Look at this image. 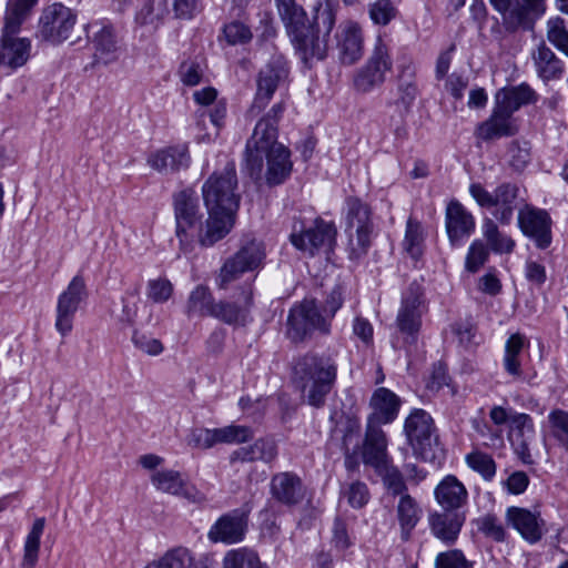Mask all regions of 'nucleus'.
<instances>
[{
  "label": "nucleus",
  "mask_w": 568,
  "mask_h": 568,
  "mask_svg": "<svg viewBox=\"0 0 568 568\" xmlns=\"http://www.w3.org/2000/svg\"><path fill=\"white\" fill-rule=\"evenodd\" d=\"M464 515L452 511H432L428 515V526L432 535L447 546L455 544L464 525Z\"/></svg>",
  "instance_id": "nucleus-31"
},
{
  "label": "nucleus",
  "mask_w": 568,
  "mask_h": 568,
  "mask_svg": "<svg viewBox=\"0 0 568 568\" xmlns=\"http://www.w3.org/2000/svg\"><path fill=\"white\" fill-rule=\"evenodd\" d=\"M362 460L374 470L392 462L387 453V437L385 432L377 425L366 424L365 437L363 439Z\"/></svg>",
  "instance_id": "nucleus-28"
},
{
  "label": "nucleus",
  "mask_w": 568,
  "mask_h": 568,
  "mask_svg": "<svg viewBox=\"0 0 568 568\" xmlns=\"http://www.w3.org/2000/svg\"><path fill=\"white\" fill-rule=\"evenodd\" d=\"M277 457V445L272 438H260L252 445L240 447L230 455V462L250 463L261 460L271 464Z\"/></svg>",
  "instance_id": "nucleus-37"
},
{
  "label": "nucleus",
  "mask_w": 568,
  "mask_h": 568,
  "mask_svg": "<svg viewBox=\"0 0 568 568\" xmlns=\"http://www.w3.org/2000/svg\"><path fill=\"white\" fill-rule=\"evenodd\" d=\"M88 297L85 281L75 275L59 295L55 310V329L67 336L73 328V321L80 304Z\"/></svg>",
  "instance_id": "nucleus-20"
},
{
  "label": "nucleus",
  "mask_w": 568,
  "mask_h": 568,
  "mask_svg": "<svg viewBox=\"0 0 568 568\" xmlns=\"http://www.w3.org/2000/svg\"><path fill=\"white\" fill-rule=\"evenodd\" d=\"M223 36L231 45L246 44L252 38L251 28L242 21H231L223 27Z\"/></svg>",
  "instance_id": "nucleus-58"
},
{
  "label": "nucleus",
  "mask_w": 568,
  "mask_h": 568,
  "mask_svg": "<svg viewBox=\"0 0 568 568\" xmlns=\"http://www.w3.org/2000/svg\"><path fill=\"white\" fill-rule=\"evenodd\" d=\"M179 73L181 77V81L185 85L190 87L197 85L201 82L203 75V71L200 63L195 61L182 62L180 65Z\"/></svg>",
  "instance_id": "nucleus-64"
},
{
  "label": "nucleus",
  "mask_w": 568,
  "mask_h": 568,
  "mask_svg": "<svg viewBox=\"0 0 568 568\" xmlns=\"http://www.w3.org/2000/svg\"><path fill=\"white\" fill-rule=\"evenodd\" d=\"M399 11L393 0H375L368 4V16L376 26L386 27L398 16Z\"/></svg>",
  "instance_id": "nucleus-53"
},
{
  "label": "nucleus",
  "mask_w": 568,
  "mask_h": 568,
  "mask_svg": "<svg viewBox=\"0 0 568 568\" xmlns=\"http://www.w3.org/2000/svg\"><path fill=\"white\" fill-rule=\"evenodd\" d=\"M169 13V6L165 0H148L138 11L135 20L142 26L156 29Z\"/></svg>",
  "instance_id": "nucleus-47"
},
{
  "label": "nucleus",
  "mask_w": 568,
  "mask_h": 568,
  "mask_svg": "<svg viewBox=\"0 0 568 568\" xmlns=\"http://www.w3.org/2000/svg\"><path fill=\"white\" fill-rule=\"evenodd\" d=\"M150 480L152 485L162 493L182 496L195 504L205 500L204 495L195 486L189 484L178 470H156L151 475Z\"/></svg>",
  "instance_id": "nucleus-25"
},
{
  "label": "nucleus",
  "mask_w": 568,
  "mask_h": 568,
  "mask_svg": "<svg viewBox=\"0 0 568 568\" xmlns=\"http://www.w3.org/2000/svg\"><path fill=\"white\" fill-rule=\"evenodd\" d=\"M288 73L286 58L283 54H273L258 72L256 93L248 109L251 116L258 115L266 108L278 85L287 79Z\"/></svg>",
  "instance_id": "nucleus-15"
},
{
  "label": "nucleus",
  "mask_w": 568,
  "mask_h": 568,
  "mask_svg": "<svg viewBox=\"0 0 568 568\" xmlns=\"http://www.w3.org/2000/svg\"><path fill=\"white\" fill-rule=\"evenodd\" d=\"M355 538L349 534L346 521L336 517L332 527L331 545L337 552H345L353 547Z\"/></svg>",
  "instance_id": "nucleus-56"
},
{
  "label": "nucleus",
  "mask_w": 568,
  "mask_h": 568,
  "mask_svg": "<svg viewBox=\"0 0 568 568\" xmlns=\"http://www.w3.org/2000/svg\"><path fill=\"white\" fill-rule=\"evenodd\" d=\"M252 508L248 504L222 515L210 528L207 537L212 542L225 545L239 544L244 540L248 516Z\"/></svg>",
  "instance_id": "nucleus-21"
},
{
  "label": "nucleus",
  "mask_w": 568,
  "mask_h": 568,
  "mask_svg": "<svg viewBox=\"0 0 568 568\" xmlns=\"http://www.w3.org/2000/svg\"><path fill=\"white\" fill-rule=\"evenodd\" d=\"M344 210L347 255L352 261H359L367 255L376 236L372 207L357 196H348Z\"/></svg>",
  "instance_id": "nucleus-5"
},
{
  "label": "nucleus",
  "mask_w": 568,
  "mask_h": 568,
  "mask_svg": "<svg viewBox=\"0 0 568 568\" xmlns=\"http://www.w3.org/2000/svg\"><path fill=\"white\" fill-rule=\"evenodd\" d=\"M336 235L337 230L334 222L317 217L314 224L307 229L296 230L294 226L290 240L295 248L314 256L320 252H332L336 245Z\"/></svg>",
  "instance_id": "nucleus-16"
},
{
  "label": "nucleus",
  "mask_w": 568,
  "mask_h": 568,
  "mask_svg": "<svg viewBox=\"0 0 568 568\" xmlns=\"http://www.w3.org/2000/svg\"><path fill=\"white\" fill-rule=\"evenodd\" d=\"M335 23V11L326 6L323 9H317L313 22L307 21L288 33L295 51L305 64L313 60L322 61L327 57V38Z\"/></svg>",
  "instance_id": "nucleus-4"
},
{
  "label": "nucleus",
  "mask_w": 568,
  "mask_h": 568,
  "mask_svg": "<svg viewBox=\"0 0 568 568\" xmlns=\"http://www.w3.org/2000/svg\"><path fill=\"white\" fill-rule=\"evenodd\" d=\"M77 17L62 3L45 7L40 16L37 37L51 43L67 40L75 24Z\"/></svg>",
  "instance_id": "nucleus-18"
},
{
  "label": "nucleus",
  "mask_w": 568,
  "mask_h": 568,
  "mask_svg": "<svg viewBox=\"0 0 568 568\" xmlns=\"http://www.w3.org/2000/svg\"><path fill=\"white\" fill-rule=\"evenodd\" d=\"M535 426L532 418L525 413H516L510 416L509 439L534 440Z\"/></svg>",
  "instance_id": "nucleus-54"
},
{
  "label": "nucleus",
  "mask_w": 568,
  "mask_h": 568,
  "mask_svg": "<svg viewBox=\"0 0 568 568\" xmlns=\"http://www.w3.org/2000/svg\"><path fill=\"white\" fill-rule=\"evenodd\" d=\"M253 436L250 427L230 425L222 428H195L192 430L189 444L202 449H209L219 443H244Z\"/></svg>",
  "instance_id": "nucleus-23"
},
{
  "label": "nucleus",
  "mask_w": 568,
  "mask_h": 568,
  "mask_svg": "<svg viewBox=\"0 0 568 568\" xmlns=\"http://www.w3.org/2000/svg\"><path fill=\"white\" fill-rule=\"evenodd\" d=\"M465 460L468 467L478 473L485 480L490 481L495 477L497 466L489 454L475 450L467 454Z\"/></svg>",
  "instance_id": "nucleus-52"
},
{
  "label": "nucleus",
  "mask_w": 568,
  "mask_h": 568,
  "mask_svg": "<svg viewBox=\"0 0 568 568\" xmlns=\"http://www.w3.org/2000/svg\"><path fill=\"white\" fill-rule=\"evenodd\" d=\"M265 260L263 245L255 241H248L222 264L215 283L219 290H227L231 283L240 280L245 274H251L248 281H254L256 273L262 268Z\"/></svg>",
  "instance_id": "nucleus-8"
},
{
  "label": "nucleus",
  "mask_w": 568,
  "mask_h": 568,
  "mask_svg": "<svg viewBox=\"0 0 568 568\" xmlns=\"http://www.w3.org/2000/svg\"><path fill=\"white\" fill-rule=\"evenodd\" d=\"M493 8L503 16L508 31L531 30L546 11V0H489Z\"/></svg>",
  "instance_id": "nucleus-14"
},
{
  "label": "nucleus",
  "mask_w": 568,
  "mask_h": 568,
  "mask_svg": "<svg viewBox=\"0 0 568 568\" xmlns=\"http://www.w3.org/2000/svg\"><path fill=\"white\" fill-rule=\"evenodd\" d=\"M402 405L400 398L386 387L376 388L369 399L372 413L367 416L368 425H387L393 423L399 413Z\"/></svg>",
  "instance_id": "nucleus-27"
},
{
  "label": "nucleus",
  "mask_w": 568,
  "mask_h": 568,
  "mask_svg": "<svg viewBox=\"0 0 568 568\" xmlns=\"http://www.w3.org/2000/svg\"><path fill=\"white\" fill-rule=\"evenodd\" d=\"M426 311L423 286L414 281L402 295L400 307L396 316V327L403 336L407 352L416 345L422 327V316Z\"/></svg>",
  "instance_id": "nucleus-9"
},
{
  "label": "nucleus",
  "mask_w": 568,
  "mask_h": 568,
  "mask_svg": "<svg viewBox=\"0 0 568 568\" xmlns=\"http://www.w3.org/2000/svg\"><path fill=\"white\" fill-rule=\"evenodd\" d=\"M546 37L550 44L568 57V27L564 18L554 17L548 19Z\"/></svg>",
  "instance_id": "nucleus-49"
},
{
  "label": "nucleus",
  "mask_w": 568,
  "mask_h": 568,
  "mask_svg": "<svg viewBox=\"0 0 568 568\" xmlns=\"http://www.w3.org/2000/svg\"><path fill=\"white\" fill-rule=\"evenodd\" d=\"M436 501L444 510L456 511L467 500V490L462 481L453 475L440 480L434 490Z\"/></svg>",
  "instance_id": "nucleus-36"
},
{
  "label": "nucleus",
  "mask_w": 568,
  "mask_h": 568,
  "mask_svg": "<svg viewBox=\"0 0 568 568\" xmlns=\"http://www.w3.org/2000/svg\"><path fill=\"white\" fill-rule=\"evenodd\" d=\"M148 165L161 174H174L191 165L187 143L168 145L152 152L146 159Z\"/></svg>",
  "instance_id": "nucleus-24"
},
{
  "label": "nucleus",
  "mask_w": 568,
  "mask_h": 568,
  "mask_svg": "<svg viewBox=\"0 0 568 568\" xmlns=\"http://www.w3.org/2000/svg\"><path fill=\"white\" fill-rule=\"evenodd\" d=\"M234 161H227L221 171H214L202 185V195L207 210L237 212L240 194Z\"/></svg>",
  "instance_id": "nucleus-6"
},
{
  "label": "nucleus",
  "mask_w": 568,
  "mask_h": 568,
  "mask_svg": "<svg viewBox=\"0 0 568 568\" xmlns=\"http://www.w3.org/2000/svg\"><path fill=\"white\" fill-rule=\"evenodd\" d=\"M38 0H8L1 36L0 64L12 70L24 65L31 57V40L14 37Z\"/></svg>",
  "instance_id": "nucleus-3"
},
{
  "label": "nucleus",
  "mask_w": 568,
  "mask_h": 568,
  "mask_svg": "<svg viewBox=\"0 0 568 568\" xmlns=\"http://www.w3.org/2000/svg\"><path fill=\"white\" fill-rule=\"evenodd\" d=\"M275 4L287 34L308 21L305 10L295 0H275Z\"/></svg>",
  "instance_id": "nucleus-46"
},
{
  "label": "nucleus",
  "mask_w": 568,
  "mask_h": 568,
  "mask_svg": "<svg viewBox=\"0 0 568 568\" xmlns=\"http://www.w3.org/2000/svg\"><path fill=\"white\" fill-rule=\"evenodd\" d=\"M176 236L180 247L190 252L201 233L202 213L200 212L199 196L192 189H185L173 196Z\"/></svg>",
  "instance_id": "nucleus-10"
},
{
  "label": "nucleus",
  "mask_w": 568,
  "mask_h": 568,
  "mask_svg": "<svg viewBox=\"0 0 568 568\" xmlns=\"http://www.w3.org/2000/svg\"><path fill=\"white\" fill-rule=\"evenodd\" d=\"M489 252L487 246L479 240L474 241L465 258V268L469 273H476L487 262Z\"/></svg>",
  "instance_id": "nucleus-60"
},
{
  "label": "nucleus",
  "mask_w": 568,
  "mask_h": 568,
  "mask_svg": "<svg viewBox=\"0 0 568 568\" xmlns=\"http://www.w3.org/2000/svg\"><path fill=\"white\" fill-rule=\"evenodd\" d=\"M270 491L277 503L287 507L301 504L306 496V487L302 478L293 471H281L273 475Z\"/></svg>",
  "instance_id": "nucleus-26"
},
{
  "label": "nucleus",
  "mask_w": 568,
  "mask_h": 568,
  "mask_svg": "<svg viewBox=\"0 0 568 568\" xmlns=\"http://www.w3.org/2000/svg\"><path fill=\"white\" fill-rule=\"evenodd\" d=\"M483 235L490 250L497 254H509L515 248V241L506 233L499 231L496 222L486 217L483 222Z\"/></svg>",
  "instance_id": "nucleus-44"
},
{
  "label": "nucleus",
  "mask_w": 568,
  "mask_h": 568,
  "mask_svg": "<svg viewBox=\"0 0 568 568\" xmlns=\"http://www.w3.org/2000/svg\"><path fill=\"white\" fill-rule=\"evenodd\" d=\"M404 434L414 454L424 462L436 459L439 448L438 436L432 416L424 409L415 408L406 417Z\"/></svg>",
  "instance_id": "nucleus-11"
},
{
  "label": "nucleus",
  "mask_w": 568,
  "mask_h": 568,
  "mask_svg": "<svg viewBox=\"0 0 568 568\" xmlns=\"http://www.w3.org/2000/svg\"><path fill=\"white\" fill-rule=\"evenodd\" d=\"M509 164L516 172H521L530 162V148L527 142L523 145L518 142H513L509 148Z\"/></svg>",
  "instance_id": "nucleus-62"
},
{
  "label": "nucleus",
  "mask_w": 568,
  "mask_h": 568,
  "mask_svg": "<svg viewBox=\"0 0 568 568\" xmlns=\"http://www.w3.org/2000/svg\"><path fill=\"white\" fill-rule=\"evenodd\" d=\"M434 568H474V565L462 550L448 549L437 554Z\"/></svg>",
  "instance_id": "nucleus-59"
},
{
  "label": "nucleus",
  "mask_w": 568,
  "mask_h": 568,
  "mask_svg": "<svg viewBox=\"0 0 568 568\" xmlns=\"http://www.w3.org/2000/svg\"><path fill=\"white\" fill-rule=\"evenodd\" d=\"M393 68V60L389 54V49L378 36L372 54L359 68L353 78V85L357 92L368 93L375 88L381 87L385 80L386 74Z\"/></svg>",
  "instance_id": "nucleus-13"
},
{
  "label": "nucleus",
  "mask_w": 568,
  "mask_h": 568,
  "mask_svg": "<svg viewBox=\"0 0 568 568\" xmlns=\"http://www.w3.org/2000/svg\"><path fill=\"white\" fill-rule=\"evenodd\" d=\"M193 558L186 548L178 547L169 550L156 561H152L144 568H192Z\"/></svg>",
  "instance_id": "nucleus-51"
},
{
  "label": "nucleus",
  "mask_w": 568,
  "mask_h": 568,
  "mask_svg": "<svg viewBox=\"0 0 568 568\" xmlns=\"http://www.w3.org/2000/svg\"><path fill=\"white\" fill-rule=\"evenodd\" d=\"M334 49L343 65H353L364 54V36L358 22L346 20L338 24L334 34Z\"/></svg>",
  "instance_id": "nucleus-22"
},
{
  "label": "nucleus",
  "mask_w": 568,
  "mask_h": 568,
  "mask_svg": "<svg viewBox=\"0 0 568 568\" xmlns=\"http://www.w3.org/2000/svg\"><path fill=\"white\" fill-rule=\"evenodd\" d=\"M216 304L217 302H215V298L212 295L210 288L205 285L200 284L196 285L189 295L185 306V314L189 317H213Z\"/></svg>",
  "instance_id": "nucleus-41"
},
{
  "label": "nucleus",
  "mask_w": 568,
  "mask_h": 568,
  "mask_svg": "<svg viewBox=\"0 0 568 568\" xmlns=\"http://www.w3.org/2000/svg\"><path fill=\"white\" fill-rule=\"evenodd\" d=\"M375 473L381 477L382 484L388 497L399 498L405 494H409L404 475L399 468L393 464V460L376 469Z\"/></svg>",
  "instance_id": "nucleus-43"
},
{
  "label": "nucleus",
  "mask_w": 568,
  "mask_h": 568,
  "mask_svg": "<svg viewBox=\"0 0 568 568\" xmlns=\"http://www.w3.org/2000/svg\"><path fill=\"white\" fill-rule=\"evenodd\" d=\"M537 92L527 83L503 88L495 95V102L514 115L523 105L536 103Z\"/></svg>",
  "instance_id": "nucleus-39"
},
{
  "label": "nucleus",
  "mask_w": 568,
  "mask_h": 568,
  "mask_svg": "<svg viewBox=\"0 0 568 568\" xmlns=\"http://www.w3.org/2000/svg\"><path fill=\"white\" fill-rule=\"evenodd\" d=\"M209 219L206 220L205 227L201 224V233L196 236V241L202 246L209 247L225 237L233 224L236 212H226L225 210H207Z\"/></svg>",
  "instance_id": "nucleus-33"
},
{
  "label": "nucleus",
  "mask_w": 568,
  "mask_h": 568,
  "mask_svg": "<svg viewBox=\"0 0 568 568\" xmlns=\"http://www.w3.org/2000/svg\"><path fill=\"white\" fill-rule=\"evenodd\" d=\"M395 511L400 530V539L408 541L423 517V509L416 498L410 494H405L398 498Z\"/></svg>",
  "instance_id": "nucleus-35"
},
{
  "label": "nucleus",
  "mask_w": 568,
  "mask_h": 568,
  "mask_svg": "<svg viewBox=\"0 0 568 568\" xmlns=\"http://www.w3.org/2000/svg\"><path fill=\"white\" fill-rule=\"evenodd\" d=\"M519 186L515 183L504 182L494 192H488L480 183H471L469 193L481 207L494 209L493 216L501 224L509 225L515 211H519L525 202L519 196Z\"/></svg>",
  "instance_id": "nucleus-7"
},
{
  "label": "nucleus",
  "mask_w": 568,
  "mask_h": 568,
  "mask_svg": "<svg viewBox=\"0 0 568 568\" xmlns=\"http://www.w3.org/2000/svg\"><path fill=\"white\" fill-rule=\"evenodd\" d=\"M507 519L529 544H536L542 538L545 523L538 513L520 507H509Z\"/></svg>",
  "instance_id": "nucleus-32"
},
{
  "label": "nucleus",
  "mask_w": 568,
  "mask_h": 568,
  "mask_svg": "<svg viewBox=\"0 0 568 568\" xmlns=\"http://www.w3.org/2000/svg\"><path fill=\"white\" fill-rule=\"evenodd\" d=\"M397 91V103L402 104L406 111H409L418 95L416 65L412 60H407L398 65Z\"/></svg>",
  "instance_id": "nucleus-40"
},
{
  "label": "nucleus",
  "mask_w": 568,
  "mask_h": 568,
  "mask_svg": "<svg viewBox=\"0 0 568 568\" xmlns=\"http://www.w3.org/2000/svg\"><path fill=\"white\" fill-rule=\"evenodd\" d=\"M548 425L550 436L568 452V410L552 409L548 414Z\"/></svg>",
  "instance_id": "nucleus-50"
},
{
  "label": "nucleus",
  "mask_w": 568,
  "mask_h": 568,
  "mask_svg": "<svg viewBox=\"0 0 568 568\" xmlns=\"http://www.w3.org/2000/svg\"><path fill=\"white\" fill-rule=\"evenodd\" d=\"M45 519L37 518L31 530L27 535L23 547L22 568H33L38 561L40 550V539L44 530Z\"/></svg>",
  "instance_id": "nucleus-45"
},
{
  "label": "nucleus",
  "mask_w": 568,
  "mask_h": 568,
  "mask_svg": "<svg viewBox=\"0 0 568 568\" xmlns=\"http://www.w3.org/2000/svg\"><path fill=\"white\" fill-rule=\"evenodd\" d=\"M446 232L453 245H460L475 231V219L458 201H450L445 214Z\"/></svg>",
  "instance_id": "nucleus-29"
},
{
  "label": "nucleus",
  "mask_w": 568,
  "mask_h": 568,
  "mask_svg": "<svg viewBox=\"0 0 568 568\" xmlns=\"http://www.w3.org/2000/svg\"><path fill=\"white\" fill-rule=\"evenodd\" d=\"M254 305L253 280L240 285L231 301H219L214 318L232 326H246L252 322L251 310Z\"/></svg>",
  "instance_id": "nucleus-17"
},
{
  "label": "nucleus",
  "mask_w": 568,
  "mask_h": 568,
  "mask_svg": "<svg viewBox=\"0 0 568 568\" xmlns=\"http://www.w3.org/2000/svg\"><path fill=\"white\" fill-rule=\"evenodd\" d=\"M531 60L536 74L544 82L555 81L562 78L565 64L560 58L541 41L536 49L531 51Z\"/></svg>",
  "instance_id": "nucleus-34"
},
{
  "label": "nucleus",
  "mask_w": 568,
  "mask_h": 568,
  "mask_svg": "<svg viewBox=\"0 0 568 568\" xmlns=\"http://www.w3.org/2000/svg\"><path fill=\"white\" fill-rule=\"evenodd\" d=\"M223 568H266L258 555L246 547L231 549L223 558Z\"/></svg>",
  "instance_id": "nucleus-48"
},
{
  "label": "nucleus",
  "mask_w": 568,
  "mask_h": 568,
  "mask_svg": "<svg viewBox=\"0 0 568 568\" xmlns=\"http://www.w3.org/2000/svg\"><path fill=\"white\" fill-rule=\"evenodd\" d=\"M525 278L537 288H540L547 281V271L544 264L527 260L525 263Z\"/></svg>",
  "instance_id": "nucleus-63"
},
{
  "label": "nucleus",
  "mask_w": 568,
  "mask_h": 568,
  "mask_svg": "<svg viewBox=\"0 0 568 568\" xmlns=\"http://www.w3.org/2000/svg\"><path fill=\"white\" fill-rule=\"evenodd\" d=\"M517 224L521 233L537 248L546 250L552 242V220L545 209L525 203L517 214Z\"/></svg>",
  "instance_id": "nucleus-19"
},
{
  "label": "nucleus",
  "mask_w": 568,
  "mask_h": 568,
  "mask_svg": "<svg viewBox=\"0 0 568 568\" xmlns=\"http://www.w3.org/2000/svg\"><path fill=\"white\" fill-rule=\"evenodd\" d=\"M425 237L426 235L422 223L412 216L408 217L402 247L412 260L419 261L423 256Z\"/></svg>",
  "instance_id": "nucleus-42"
},
{
  "label": "nucleus",
  "mask_w": 568,
  "mask_h": 568,
  "mask_svg": "<svg viewBox=\"0 0 568 568\" xmlns=\"http://www.w3.org/2000/svg\"><path fill=\"white\" fill-rule=\"evenodd\" d=\"M286 111V103H274L256 122L245 146V168L254 180L261 179L266 159L265 182L268 186L283 184L291 175V151L277 142L278 124Z\"/></svg>",
  "instance_id": "nucleus-1"
},
{
  "label": "nucleus",
  "mask_w": 568,
  "mask_h": 568,
  "mask_svg": "<svg viewBox=\"0 0 568 568\" xmlns=\"http://www.w3.org/2000/svg\"><path fill=\"white\" fill-rule=\"evenodd\" d=\"M92 44L97 63L106 65L118 60L121 48L112 26H102L94 33Z\"/></svg>",
  "instance_id": "nucleus-38"
},
{
  "label": "nucleus",
  "mask_w": 568,
  "mask_h": 568,
  "mask_svg": "<svg viewBox=\"0 0 568 568\" xmlns=\"http://www.w3.org/2000/svg\"><path fill=\"white\" fill-rule=\"evenodd\" d=\"M173 293V285L166 278L150 280L148 282V297L154 303L166 302Z\"/></svg>",
  "instance_id": "nucleus-61"
},
{
  "label": "nucleus",
  "mask_w": 568,
  "mask_h": 568,
  "mask_svg": "<svg viewBox=\"0 0 568 568\" xmlns=\"http://www.w3.org/2000/svg\"><path fill=\"white\" fill-rule=\"evenodd\" d=\"M286 335L293 343L304 342L313 333L322 335L331 333V324L323 317L315 300H303L288 312Z\"/></svg>",
  "instance_id": "nucleus-12"
},
{
  "label": "nucleus",
  "mask_w": 568,
  "mask_h": 568,
  "mask_svg": "<svg viewBox=\"0 0 568 568\" xmlns=\"http://www.w3.org/2000/svg\"><path fill=\"white\" fill-rule=\"evenodd\" d=\"M291 378L305 403L322 408L335 387L337 363L329 354L307 352L293 359Z\"/></svg>",
  "instance_id": "nucleus-2"
},
{
  "label": "nucleus",
  "mask_w": 568,
  "mask_h": 568,
  "mask_svg": "<svg viewBox=\"0 0 568 568\" xmlns=\"http://www.w3.org/2000/svg\"><path fill=\"white\" fill-rule=\"evenodd\" d=\"M342 433L343 450H354L358 453L363 444L359 420L356 418H347L343 424Z\"/></svg>",
  "instance_id": "nucleus-55"
},
{
  "label": "nucleus",
  "mask_w": 568,
  "mask_h": 568,
  "mask_svg": "<svg viewBox=\"0 0 568 568\" xmlns=\"http://www.w3.org/2000/svg\"><path fill=\"white\" fill-rule=\"evenodd\" d=\"M518 128L511 113L495 102L491 114L477 126V135L484 141L513 136Z\"/></svg>",
  "instance_id": "nucleus-30"
},
{
  "label": "nucleus",
  "mask_w": 568,
  "mask_h": 568,
  "mask_svg": "<svg viewBox=\"0 0 568 568\" xmlns=\"http://www.w3.org/2000/svg\"><path fill=\"white\" fill-rule=\"evenodd\" d=\"M343 496L353 508L364 507L371 499L368 486L361 480H354L342 489Z\"/></svg>",
  "instance_id": "nucleus-57"
}]
</instances>
